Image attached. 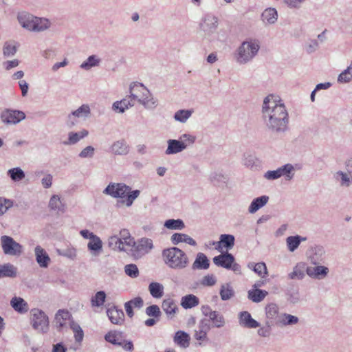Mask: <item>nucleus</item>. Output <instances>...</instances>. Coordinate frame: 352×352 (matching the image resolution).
Returning a JSON list of instances; mask_svg holds the SVG:
<instances>
[{"instance_id": "nucleus-1", "label": "nucleus", "mask_w": 352, "mask_h": 352, "mask_svg": "<svg viewBox=\"0 0 352 352\" xmlns=\"http://www.w3.org/2000/svg\"><path fill=\"white\" fill-rule=\"evenodd\" d=\"M261 112L263 121L269 130L276 133H282L287 130L289 113L278 96H267L263 100Z\"/></svg>"}, {"instance_id": "nucleus-2", "label": "nucleus", "mask_w": 352, "mask_h": 352, "mask_svg": "<svg viewBox=\"0 0 352 352\" xmlns=\"http://www.w3.org/2000/svg\"><path fill=\"white\" fill-rule=\"evenodd\" d=\"M103 193L113 198H121L120 203L126 207L133 205L134 201L140 196L139 190H131L129 186L124 183H110L103 190Z\"/></svg>"}, {"instance_id": "nucleus-3", "label": "nucleus", "mask_w": 352, "mask_h": 352, "mask_svg": "<svg viewBox=\"0 0 352 352\" xmlns=\"http://www.w3.org/2000/svg\"><path fill=\"white\" fill-rule=\"evenodd\" d=\"M162 260L164 264L171 270H183L190 263L187 254L177 247H170L164 249L162 252Z\"/></svg>"}, {"instance_id": "nucleus-4", "label": "nucleus", "mask_w": 352, "mask_h": 352, "mask_svg": "<svg viewBox=\"0 0 352 352\" xmlns=\"http://www.w3.org/2000/svg\"><path fill=\"white\" fill-rule=\"evenodd\" d=\"M261 42L254 38H248L243 41L234 53V58L239 65L250 63L258 54Z\"/></svg>"}, {"instance_id": "nucleus-5", "label": "nucleus", "mask_w": 352, "mask_h": 352, "mask_svg": "<svg viewBox=\"0 0 352 352\" xmlns=\"http://www.w3.org/2000/svg\"><path fill=\"white\" fill-rule=\"evenodd\" d=\"M16 19L23 29L30 32H43L51 26L49 19L36 16L26 11L19 12L16 14Z\"/></svg>"}, {"instance_id": "nucleus-6", "label": "nucleus", "mask_w": 352, "mask_h": 352, "mask_svg": "<svg viewBox=\"0 0 352 352\" xmlns=\"http://www.w3.org/2000/svg\"><path fill=\"white\" fill-rule=\"evenodd\" d=\"M108 245L113 250L132 254L135 240L128 230L122 229L120 231L118 235L114 234L109 237Z\"/></svg>"}, {"instance_id": "nucleus-7", "label": "nucleus", "mask_w": 352, "mask_h": 352, "mask_svg": "<svg viewBox=\"0 0 352 352\" xmlns=\"http://www.w3.org/2000/svg\"><path fill=\"white\" fill-rule=\"evenodd\" d=\"M195 140L196 137L190 133L181 135L178 140H168L165 154L170 155L182 153L188 147L192 146L195 142Z\"/></svg>"}, {"instance_id": "nucleus-8", "label": "nucleus", "mask_w": 352, "mask_h": 352, "mask_svg": "<svg viewBox=\"0 0 352 352\" xmlns=\"http://www.w3.org/2000/svg\"><path fill=\"white\" fill-rule=\"evenodd\" d=\"M30 324L32 328L41 333H47L50 329V320L47 315L41 309H32L30 311Z\"/></svg>"}, {"instance_id": "nucleus-9", "label": "nucleus", "mask_w": 352, "mask_h": 352, "mask_svg": "<svg viewBox=\"0 0 352 352\" xmlns=\"http://www.w3.org/2000/svg\"><path fill=\"white\" fill-rule=\"evenodd\" d=\"M234 256L228 252L222 253L213 258V263L218 267H221L227 270H232L237 274L241 273V266L234 262Z\"/></svg>"}, {"instance_id": "nucleus-10", "label": "nucleus", "mask_w": 352, "mask_h": 352, "mask_svg": "<svg viewBox=\"0 0 352 352\" xmlns=\"http://www.w3.org/2000/svg\"><path fill=\"white\" fill-rule=\"evenodd\" d=\"M219 24V19L218 16L212 13H208L202 17L199 28L206 36H210L216 32Z\"/></svg>"}, {"instance_id": "nucleus-11", "label": "nucleus", "mask_w": 352, "mask_h": 352, "mask_svg": "<svg viewBox=\"0 0 352 352\" xmlns=\"http://www.w3.org/2000/svg\"><path fill=\"white\" fill-rule=\"evenodd\" d=\"M1 244L5 254L19 256L23 252V246L15 241L11 236L7 235L1 236Z\"/></svg>"}, {"instance_id": "nucleus-12", "label": "nucleus", "mask_w": 352, "mask_h": 352, "mask_svg": "<svg viewBox=\"0 0 352 352\" xmlns=\"http://www.w3.org/2000/svg\"><path fill=\"white\" fill-rule=\"evenodd\" d=\"M210 329V324L206 318L199 321L197 328L194 330L193 334L194 338L199 342V346H203L209 342L208 333Z\"/></svg>"}, {"instance_id": "nucleus-13", "label": "nucleus", "mask_w": 352, "mask_h": 352, "mask_svg": "<svg viewBox=\"0 0 352 352\" xmlns=\"http://www.w3.org/2000/svg\"><path fill=\"white\" fill-rule=\"evenodd\" d=\"M154 248L153 240L148 238L143 237L135 241V245L133 248L132 256L135 258H140L142 256L149 253Z\"/></svg>"}, {"instance_id": "nucleus-14", "label": "nucleus", "mask_w": 352, "mask_h": 352, "mask_svg": "<svg viewBox=\"0 0 352 352\" xmlns=\"http://www.w3.org/2000/svg\"><path fill=\"white\" fill-rule=\"evenodd\" d=\"M90 114L91 109L89 105L87 104H83L68 115V124L70 126H73L78 122V120H85L90 116Z\"/></svg>"}, {"instance_id": "nucleus-15", "label": "nucleus", "mask_w": 352, "mask_h": 352, "mask_svg": "<svg viewBox=\"0 0 352 352\" xmlns=\"http://www.w3.org/2000/svg\"><path fill=\"white\" fill-rule=\"evenodd\" d=\"M25 116L23 111L7 109L1 114V119L7 124H16L25 119Z\"/></svg>"}, {"instance_id": "nucleus-16", "label": "nucleus", "mask_w": 352, "mask_h": 352, "mask_svg": "<svg viewBox=\"0 0 352 352\" xmlns=\"http://www.w3.org/2000/svg\"><path fill=\"white\" fill-rule=\"evenodd\" d=\"M264 311L265 323L276 326V322L279 320V317H280L282 314V312H280L278 305L274 302L268 303L265 307Z\"/></svg>"}, {"instance_id": "nucleus-17", "label": "nucleus", "mask_w": 352, "mask_h": 352, "mask_svg": "<svg viewBox=\"0 0 352 352\" xmlns=\"http://www.w3.org/2000/svg\"><path fill=\"white\" fill-rule=\"evenodd\" d=\"M148 89L142 83L133 82L129 86V98L133 105L137 102L138 103L140 100L145 96Z\"/></svg>"}, {"instance_id": "nucleus-18", "label": "nucleus", "mask_w": 352, "mask_h": 352, "mask_svg": "<svg viewBox=\"0 0 352 352\" xmlns=\"http://www.w3.org/2000/svg\"><path fill=\"white\" fill-rule=\"evenodd\" d=\"M329 273L328 267L316 265L314 267L309 266L306 268V274L313 279L321 280L325 278Z\"/></svg>"}, {"instance_id": "nucleus-19", "label": "nucleus", "mask_w": 352, "mask_h": 352, "mask_svg": "<svg viewBox=\"0 0 352 352\" xmlns=\"http://www.w3.org/2000/svg\"><path fill=\"white\" fill-rule=\"evenodd\" d=\"M239 323L240 326L247 329H256L260 327V323L247 311H241L239 314Z\"/></svg>"}, {"instance_id": "nucleus-20", "label": "nucleus", "mask_w": 352, "mask_h": 352, "mask_svg": "<svg viewBox=\"0 0 352 352\" xmlns=\"http://www.w3.org/2000/svg\"><path fill=\"white\" fill-rule=\"evenodd\" d=\"M35 259L39 267L47 268L51 261L50 257L46 250L41 245H36L34 248Z\"/></svg>"}, {"instance_id": "nucleus-21", "label": "nucleus", "mask_w": 352, "mask_h": 352, "mask_svg": "<svg viewBox=\"0 0 352 352\" xmlns=\"http://www.w3.org/2000/svg\"><path fill=\"white\" fill-rule=\"evenodd\" d=\"M278 19V11L274 8L265 9L261 15V19L265 25L275 24Z\"/></svg>"}, {"instance_id": "nucleus-22", "label": "nucleus", "mask_w": 352, "mask_h": 352, "mask_svg": "<svg viewBox=\"0 0 352 352\" xmlns=\"http://www.w3.org/2000/svg\"><path fill=\"white\" fill-rule=\"evenodd\" d=\"M325 250L322 246L316 245L312 248L311 254L309 256L312 265H316L324 261Z\"/></svg>"}, {"instance_id": "nucleus-23", "label": "nucleus", "mask_w": 352, "mask_h": 352, "mask_svg": "<svg viewBox=\"0 0 352 352\" xmlns=\"http://www.w3.org/2000/svg\"><path fill=\"white\" fill-rule=\"evenodd\" d=\"M72 315L71 314L65 309H59L54 318V322L56 327L58 331L62 330L67 324V321H71Z\"/></svg>"}, {"instance_id": "nucleus-24", "label": "nucleus", "mask_w": 352, "mask_h": 352, "mask_svg": "<svg viewBox=\"0 0 352 352\" xmlns=\"http://www.w3.org/2000/svg\"><path fill=\"white\" fill-rule=\"evenodd\" d=\"M107 314L110 321L114 324L121 325L124 321V314L123 311L118 309L116 307L107 309Z\"/></svg>"}, {"instance_id": "nucleus-25", "label": "nucleus", "mask_w": 352, "mask_h": 352, "mask_svg": "<svg viewBox=\"0 0 352 352\" xmlns=\"http://www.w3.org/2000/svg\"><path fill=\"white\" fill-rule=\"evenodd\" d=\"M10 303L12 308L20 314H25L29 310L28 302L21 297H12Z\"/></svg>"}, {"instance_id": "nucleus-26", "label": "nucleus", "mask_w": 352, "mask_h": 352, "mask_svg": "<svg viewBox=\"0 0 352 352\" xmlns=\"http://www.w3.org/2000/svg\"><path fill=\"white\" fill-rule=\"evenodd\" d=\"M333 177L341 187L348 188L352 184V173H349L348 170L347 172L338 170L335 173Z\"/></svg>"}, {"instance_id": "nucleus-27", "label": "nucleus", "mask_w": 352, "mask_h": 352, "mask_svg": "<svg viewBox=\"0 0 352 352\" xmlns=\"http://www.w3.org/2000/svg\"><path fill=\"white\" fill-rule=\"evenodd\" d=\"M87 249L93 256H98L103 250V243L98 236H94L87 243Z\"/></svg>"}, {"instance_id": "nucleus-28", "label": "nucleus", "mask_w": 352, "mask_h": 352, "mask_svg": "<svg viewBox=\"0 0 352 352\" xmlns=\"http://www.w3.org/2000/svg\"><path fill=\"white\" fill-rule=\"evenodd\" d=\"M162 308L168 318H173L178 311L175 300L171 298H168L163 300Z\"/></svg>"}, {"instance_id": "nucleus-29", "label": "nucleus", "mask_w": 352, "mask_h": 352, "mask_svg": "<svg viewBox=\"0 0 352 352\" xmlns=\"http://www.w3.org/2000/svg\"><path fill=\"white\" fill-rule=\"evenodd\" d=\"M306 263L299 262L293 267L292 272L288 274V278L290 280H302L305 276Z\"/></svg>"}, {"instance_id": "nucleus-30", "label": "nucleus", "mask_w": 352, "mask_h": 352, "mask_svg": "<svg viewBox=\"0 0 352 352\" xmlns=\"http://www.w3.org/2000/svg\"><path fill=\"white\" fill-rule=\"evenodd\" d=\"M300 320L296 316L282 312L279 320L276 322L277 327L294 326L298 324Z\"/></svg>"}, {"instance_id": "nucleus-31", "label": "nucleus", "mask_w": 352, "mask_h": 352, "mask_svg": "<svg viewBox=\"0 0 352 352\" xmlns=\"http://www.w3.org/2000/svg\"><path fill=\"white\" fill-rule=\"evenodd\" d=\"M89 135V132L86 129H82L78 132L70 131L68 133V138L66 141L63 142L65 145H74L77 144L79 141L86 138Z\"/></svg>"}, {"instance_id": "nucleus-32", "label": "nucleus", "mask_w": 352, "mask_h": 352, "mask_svg": "<svg viewBox=\"0 0 352 352\" xmlns=\"http://www.w3.org/2000/svg\"><path fill=\"white\" fill-rule=\"evenodd\" d=\"M170 241L173 245L185 243L192 246H196L197 242L190 236L184 233H175L170 237Z\"/></svg>"}, {"instance_id": "nucleus-33", "label": "nucleus", "mask_w": 352, "mask_h": 352, "mask_svg": "<svg viewBox=\"0 0 352 352\" xmlns=\"http://www.w3.org/2000/svg\"><path fill=\"white\" fill-rule=\"evenodd\" d=\"M190 340V335L184 331H177L173 338L174 343L184 349L189 346Z\"/></svg>"}, {"instance_id": "nucleus-34", "label": "nucleus", "mask_w": 352, "mask_h": 352, "mask_svg": "<svg viewBox=\"0 0 352 352\" xmlns=\"http://www.w3.org/2000/svg\"><path fill=\"white\" fill-rule=\"evenodd\" d=\"M138 103L147 110H153L157 107L158 100L153 96L150 91L148 90L147 94H145V96H143Z\"/></svg>"}, {"instance_id": "nucleus-35", "label": "nucleus", "mask_w": 352, "mask_h": 352, "mask_svg": "<svg viewBox=\"0 0 352 352\" xmlns=\"http://www.w3.org/2000/svg\"><path fill=\"white\" fill-rule=\"evenodd\" d=\"M210 267V261L207 256L202 252L197 254L195 259L192 265V270H208Z\"/></svg>"}, {"instance_id": "nucleus-36", "label": "nucleus", "mask_w": 352, "mask_h": 352, "mask_svg": "<svg viewBox=\"0 0 352 352\" xmlns=\"http://www.w3.org/2000/svg\"><path fill=\"white\" fill-rule=\"evenodd\" d=\"M235 238L232 234H223L220 235L219 241L217 243L216 249L226 248L230 250L234 245Z\"/></svg>"}, {"instance_id": "nucleus-37", "label": "nucleus", "mask_w": 352, "mask_h": 352, "mask_svg": "<svg viewBox=\"0 0 352 352\" xmlns=\"http://www.w3.org/2000/svg\"><path fill=\"white\" fill-rule=\"evenodd\" d=\"M208 323L211 322V327L221 329L226 326V320L225 317L220 312L215 311L211 316L206 319Z\"/></svg>"}, {"instance_id": "nucleus-38", "label": "nucleus", "mask_w": 352, "mask_h": 352, "mask_svg": "<svg viewBox=\"0 0 352 352\" xmlns=\"http://www.w3.org/2000/svg\"><path fill=\"white\" fill-rule=\"evenodd\" d=\"M111 151L117 155H124L129 153V147L126 141L118 140L111 145Z\"/></svg>"}, {"instance_id": "nucleus-39", "label": "nucleus", "mask_w": 352, "mask_h": 352, "mask_svg": "<svg viewBox=\"0 0 352 352\" xmlns=\"http://www.w3.org/2000/svg\"><path fill=\"white\" fill-rule=\"evenodd\" d=\"M101 58L96 54H93L87 57L80 65V68L85 71H89L93 67L100 66Z\"/></svg>"}, {"instance_id": "nucleus-40", "label": "nucleus", "mask_w": 352, "mask_h": 352, "mask_svg": "<svg viewBox=\"0 0 352 352\" xmlns=\"http://www.w3.org/2000/svg\"><path fill=\"white\" fill-rule=\"evenodd\" d=\"M133 106V102H132L129 97L127 96L120 101L114 102L112 104V109L116 112L122 113L126 109Z\"/></svg>"}, {"instance_id": "nucleus-41", "label": "nucleus", "mask_w": 352, "mask_h": 352, "mask_svg": "<svg viewBox=\"0 0 352 352\" xmlns=\"http://www.w3.org/2000/svg\"><path fill=\"white\" fill-rule=\"evenodd\" d=\"M268 200L269 197L266 195H263L254 199L248 208L249 212L251 214L255 213L260 208L266 205Z\"/></svg>"}, {"instance_id": "nucleus-42", "label": "nucleus", "mask_w": 352, "mask_h": 352, "mask_svg": "<svg viewBox=\"0 0 352 352\" xmlns=\"http://www.w3.org/2000/svg\"><path fill=\"white\" fill-rule=\"evenodd\" d=\"M123 338V333L118 331H110L104 336L107 342L116 346L121 345Z\"/></svg>"}, {"instance_id": "nucleus-43", "label": "nucleus", "mask_w": 352, "mask_h": 352, "mask_svg": "<svg viewBox=\"0 0 352 352\" xmlns=\"http://www.w3.org/2000/svg\"><path fill=\"white\" fill-rule=\"evenodd\" d=\"M17 269L12 264L0 265V278H14L16 276Z\"/></svg>"}, {"instance_id": "nucleus-44", "label": "nucleus", "mask_w": 352, "mask_h": 352, "mask_svg": "<svg viewBox=\"0 0 352 352\" xmlns=\"http://www.w3.org/2000/svg\"><path fill=\"white\" fill-rule=\"evenodd\" d=\"M199 304L198 297L193 294H188L183 296L181 299V306L185 309H192Z\"/></svg>"}, {"instance_id": "nucleus-45", "label": "nucleus", "mask_w": 352, "mask_h": 352, "mask_svg": "<svg viewBox=\"0 0 352 352\" xmlns=\"http://www.w3.org/2000/svg\"><path fill=\"white\" fill-rule=\"evenodd\" d=\"M7 175L14 183L20 182L25 177V172L20 167L10 168L7 171Z\"/></svg>"}, {"instance_id": "nucleus-46", "label": "nucleus", "mask_w": 352, "mask_h": 352, "mask_svg": "<svg viewBox=\"0 0 352 352\" xmlns=\"http://www.w3.org/2000/svg\"><path fill=\"white\" fill-rule=\"evenodd\" d=\"M280 177H284L286 180L290 181L295 174L294 166L292 164H286L278 168Z\"/></svg>"}, {"instance_id": "nucleus-47", "label": "nucleus", "mask_w": 352, "mask_h": 352, "mask_svg": "<svg viewBox=\"0 0 352 352\" xmlns=\"http://www.w3.org/2000/svg\"><path fill=\"white\" fill-rule=\"evenodd\" d=\"M305 237L299 235L290 236L286 239V244L289 252H294L300 245L302 241H306Z\"/></svg>"}, {"instance_id": "nucleus-48", "label": "nucleus", "mask_w": 352, "mask_h": 352, "mask_svg": "<svg viewBox=\"0 0 352 352\" xmlns=\"http://www.w3.org/2000/svg\"><path fill=\"white\" fill-rule=\"evenodd\" d=\"M249 269L253 270L261 278H265L267 275V268L265 263L260 262L257 263H250L248 265Z\"/></svg>"}, {"instance_id": "nucleus-49", "label": "nucleus", "mask_w": 352, "mask_h": 352, "mask_svg": "<svg viewBox=\"0 0 352 352\" xmlns=\"http://www.w3.org/2000/svg\"><path fill=\"white\" fill-rule=\"evenodd\" d=\"M267 294L268 292L265 290L252 289L248 292V298L254 302H260Z\"/></svg>"}, {"instance_id": "nucleus-50", "label": "nucleus", "mask_w": 352, "mask_h": 352, "mask_svg": "<svg viewBox=\"0 0 352 352\" xmlns=\"http://www.w3.org/2000/svg\"><path fill=\"white\" fill-rule=\"evenodd\" d=\"M148 291L153 298H160L164 294V287L160 283L153 282L148 285Z\"/></svg>"}, {"instance_id": "nucleus-51", "label": "nucleus", "mask_w": 352, "mask_h": 352, "mask_svg": "<svg viewBox=\"0 0 352 352\" xmlns=\"http://www.w3.org/2000/svg\"><path fill=\"white\" fill-rule=\"evenodd\" d=\"M17 52V45L14 41H6L3 47V54L5 57H12Z\"/></svg>"}, {"instance_id": "nucleus-52", "label": "nucleus", "mask_w": 352, "mask_h": 352, "mask_svg": "<svg viewBox=\"0 0 352 352\" xmlns=\"http://www.w3.org/2000/svg\"><path fill=\"white\" fill-rule=\"evenodd\" d=\"M219 294L222 300H228L232 298L234 295V292L230 283L222 285Z\"/></svg>"}, {"instance_id": "nucleus-53", "label": "nucleus", "mask_w": 352, "mask_h": 352, "mask_svg": "<svg viewBox=\"0 0 352 352\" xmlns=\"http://www.w3.org/2000/svg\"><path fill=\"white\" fill-rule=\"evenodd\" d=\"M193 113L192 109H180L174 114V119L181 123H186Z\"/></svg>"}, {"instance_id": "nucleus-54", "label": "nucleus", "mask_w": 352, "mask_h": 352, "mask_svg": "<svg viewBox=\"0 0 352 352\" xmlns=\"http://www.w3.org/2000/svg\"><path fill=\"white\" fill-rule=\"evenodd\" d=\"M49 208H50V210H55L57 212H63L65 210L64 205L62 203L60 197L56 195L52 196V197L50 198L49 201Z\"/></svg>"}, {"instance_id": "nucleus-55", "label": "nucleus", "mask_w": 352, "mask_h": 352, "mask_svg": "<svg viewBox=\"0 0 352 352\" xmlns=\"http://www.w3.org/2000/svg\"><path fill=\"white\" fill-rule=\"evenodd\" d=\"M106 300V294L103 291H99L95 294L91 298V305L93 307H100L102 306Z\"/></svg>"}, {"instance_id": "nucleus-56", "label": "nucleus", "mask_w": 352, "mask_h": 352, "mask_svg": "<svg viewBox=\"0 0 352 352\" xmlns=\"http://www.w3.org/2000/svg\"><path fill=\"white\" fill-rule=\"evenodd\" d=\"M69 326L74 333L76 342H81L84 338V332L80 326L74 320L70 321Z\"/></svg>"}, {"instance_id": "nucleus-57", "label": "nucleus", "mask_w": 352, "mask_h": 352, "mask_svg": "<svg viewBox=\"0 0 352 352\" xmlns=\"http://www.w3.org/2000/svg\"><path fill=\"white\" fill-rule=\"evenodd\" d=\"M164 227L169 230H183L185 228L184 221L181 219H168L164 223Z\"/></svg>"}, {"instance_id": "nucleus-58", "label": "nucleus", "mask_w": 352, "mask_h": 352, "mask_svg": "<svg viewBox=\"0 0 352 352\" xmlns=\"http://www.w3.org/2000/svg\"><path fill=\"white\" fill-rule=\"evenodd\" d=\"M283 2L287 8L298 10L303 7L307 0H283Z\"/></svg>"}, {"instance_id": "nucleus-59", "label": "nucleus", "mask_w": 352, "mask_h": 352, "mask_svg": "<svg viewBox=\"0 0 352 352\" xmlns=\"http://www.w3.org/2000/svg\"><path fill=\"white\" fill-rule=\"evenodd\" d=\"M337 81L340 84H346L352 81V71L347 67L338 76Z\"/></svg>"}, {"instance_id": "nucleus-60", "label": "nucleus", "mask_w": 352, "mask_h": 352, "mask_svg": "<svg viewBox=\"0 0 352 352\" xmlns=\"http://www.w3.org/2000/svg\"><path fill=\"white\" fill-rule=\"evenodd\" d=\"M57 253L58 255L67 257L69 259L74 260L77 256V250L74 247H67L65 249L58 250Z\"/></svg>"}, {"instance_id": "nucleus-61", "label": "nucleus", "mask_w": 352, "mask_h": 352, "mask_svg": "<svg viewBox=\"0 0 352 352\" xmlns=\"http://www.w3.org/2000/svg\"><path fill=\"white\" fill-rule=\"evenodd\" d=\"M320 44L318 40L315 38L309 39L305 44V50L307 53L312 54L316 52L319 48Z\"/></svg>"}, {"instance_id": "nucleus-62", "label": "nucleus", "mask_w": 352, "mask_h": 352, "mask_svg": "<svg viewBox=\"0 0 352 352\" xmlns=\"http://www.w3.org/2000/svg\"><path fill=\"white\" fill-rule=\"evenodd\" d=\"M210 180L218 184H225L228 182V177L221 172H214L210 175Z\"/></svg>"}, {"instance_id": "nucleus-63", "label": "nucleus", "mask_w": 352, "mask_h": 352, "mask_svg": "<svg viewBox=\"0 0 352 352\" xmlns=\"http://www.w3.org/2000/svg\"><path fill=\"white\" fill-rule=\"evenodd\" d=\"M125 274L131 278H137L139 276V270L135 264H128L124 266Z\"/></svg>"}, {"instance_id": "nucleus-64", "label": "nucleus", "mask_w": 352, "mask_h": 352, "mask_svg": "<svg viewBox=\"0 0 352 352\" xmlns=\"http://www.w3.org/2000/svg\"><path fill=\"white\" fill-rule=\"evenodd\" d=\"M95 148L92 146H87L85 147L78 154L81 159H91L94 156Z\"/></svg>"}]
</instances>
